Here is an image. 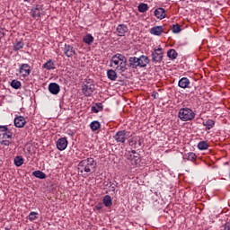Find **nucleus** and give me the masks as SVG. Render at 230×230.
I'll list each match as a JSON object with an SVG mask.
<instances>
[{
  "mask_svg": "<svg viewBox=\"0 0 230 230\" xmlns=\"http://www.w3.org/2000/svg\"><path fill=\"white\" fill-rule=\"evenodd\" d=\"M199 150H208L209 148V144H208V141H200L198 144Z\"/></svg>",
  "mask_w": 230,
  "mask_h": 230,
  "instance_id": "obj_25",
  "label": "nucleus"
},
{
  "mask_svg": "<svg viewBox=\"0 0 230 230\" xmlns=\"http://www.w3.org/2000/svg\"><path fill=\"white\" fill-rule=\"evenodd\" d=\"M107 77L109 80H111V82H116V79L118 78V74L115 70L110 69L107 71Z\"/></svg>",
  "mask_w": 230,
  "mask_h": 230,
  "instance_id": "obj_19",
  "label": "nucleus"
},
{
  "mask_svg": "<svg viewBox=\"0 0 230 230\" xmlns=\"http://www.w3.org/2000/svg\"><path fill=\"white\" fill-rule=\"evenodd\" d=\"M103 107L102 106V103L97 104V106L92 107V112H94L95 114H98L100 111H102Z\"/></svg>",
  "mask_w": 230,
  "mask_h": 230,
  "instance_id": "obj_32",
  "label": "nucleus"
},
{
  "mask_svg": "<svg viewBox=\"0 0 230 230\" xmlns=\"http://www.w3.org/2000/svg\"><path fill=\"white\" fill-rule=\"evenodd\" d=\"M83 42H84V44H87L88 46H91L93 42H94V37H93V34H86L83 38Z\"/></svg>",
  "mask_w": 230,
  "mask_h": 230,
  "instance_id": "obj_20",
  "label": "nucleus"
},
{
  "mask_svg": "<svg viewBox=\"0 0 230 230\" xmlns=\"http://www.w3.org/2000/svg\"><path fill=\"white\" fill-rule=\"evenodd\" d=\"M190 85H191V82L188 77H182L178 82V86L181 89H190L191 87Z\"/></svg>",
  "mask_w": 230,
  "mask_h": 230,
  "instance_id": "obj_12",
  "label": "nucleus"
},
{
  "mask_svg": "<svg viewBox=\"0 0 230 230\" xmlns=\"http://www.w3.org/2000/svg\"><path fill=\"white\" fill-rule=\"evenodd\" d=\"M128 159L132 161L133 164H137V163H139V155H129Z\"/></svg>",
  "mask_w": 230,
  "mask_h": 230,
  "instance_id": "obj_29",
  "label": "nucleus"
},
{
  "mask_svg": "<svg viewBox=\"0 0 230 230\" xmlns=\"http://www.w3.org/2000/svg\"><path fill=\"white\" fill-rule=\"evenodd\" d=\"M24 125H26V119H24V117L18 116V117L14 118V126L17 128H22V127H24Z\"/></svg>",
  "mask_w": 230,
  "mask_h": 230,
  "instance_id": "obj_14",
  "label": "nucleus"
},
{
  "mask_svg": "<svg viewBox=\"0 0 230 230\" xmlns=\"http://www.w3.org/2000/svg\"><path fill=\"white\" fill-rule=\"evenodd\" d=\"M31 12H32V17L34 19H37V17H40V9L36 7V8H33Z\"/></svg>",
  "mask_w": 230,
  "mask_h": 230,
  "instance_id": "obj_34",
  "label": "nucleus"
},
{
  "mask_svg": "<svg viewBox=\"0 0 230 230\" xmlns=\"http://www.w3.org/2000/svg\"><path fill=\"white\" fill-rule=\"evenodd\" d=\"M95 168L96 161L92 157L82 160L77 165L79 173H91Z\"/></svg>",
  "mask_w": 230,
  "mask_h": 230,
  "instance_id": "obj_3",
  "label": "nucleus"
},
{
  "mask_svg": "<svg viewBox=\"0 0 230 230\" xmlns=\"http://www.w3.org/2000/svg\"><path fill=\"white\" fill-rule=\"evenodd\" d=\"M155 15L157 19H164L166 17V10L164 8H157L155 10Z\"/></svg>",
  "mask_w": 230,
  "mask_h": 230,
  "instance_id": "obj_18",
  "label": "nucleus"
},
{
  "mask_svg": "<svg viewBox=\"0 0 230 230\" xmlns=\"http://www.w3.org/2000/svg\"><path fill=\"white\" fill-rule=\"evenodd\" d=\"M28 218H29L30 222H34V220H37L39 218V213L31 212L28 216Z\"/></svg>",
  "mask_w": 230,
  "mask_h": 230,
  "instance_id": "obj_30",
  "label": "nucleus"
},
{
  "mask_svg": "<svg viewBox=\"0 0 230 230\" xmlns=\"http://www.w3.org/2000/svg\"><path fill=\"white\" fill-rule=\"evenodd\" d=\"M63 51L67 58H71V57H75V55H76V49L73 45L65 44Z\"/></svg>",
  "mask_w": 230,
  "mask_h": 230,
  "instance_id": "obj_10",
  "label": "nucleus"
},
{
  "mask_svg": "<svg viewBox=\"0 0 230 230\" xmlns=\"http://www.w3.org/2000/svg\"><path fill=\"white\" fill-rule=\"evenodd\" d=\"M224 230H230V222H227V223L225 225Z\"/></svg>",
  "mask_w": 230,
  "mask_h": 230,
  "instance_id": "obj_39",
  "label": "nucleus"
},
{
  "mask_svg": "<svg viewBox=\"0 0 230 230\" xmlns=\"http://www.w3.org/2000/svg\"><path fill=\"white\" fill-rule=\"evenodd\" d=\"M96 90L94 86V81L93 79H86L82 85V93L84 95L89 97L93 95V93Z\"/></svg>",
  "mask_w": 230,
  "mask_h": 230,
  "instance_id": "obj_6",
  "label": "nucleus"
},
{
  "mask_svg": "<svg viewBox=\"0 0 230 230\" xmlns=\"http://www.w3.org/2000/svg\"><path fill=\"white\" fill-rule=\"evenodd\" d=\"M100 127H101L100 122L97 120H94L90 124V128L91 130H93V132H96V130H98Z\"/></svg>",
  "mask_w": 230,
  "mask_h": 230,
  "instance_id": "obj_26",
  "label": "nucleus"
},
{
  "mask_svg": "<svg viewBox=\"0 0 230 230\" xmlns=\"http://www.w3.org/2000/svg\"><path fill=\"white\" fill-rule=\"evenodd\" d=\"M22 48H24V42L22 40L15 41L13 46V51H20V49H22Z\"/></svg>",
  "mask_w": 230,
  "mask_h": 230,
  "instance_id": "obj_24",
  "label": "nucleus"
},
{
  "mask_svg": "<svg viewBox=\"0 0 230 230\" xmlns=\"http://www.w3.org/2000/svg\"><path fill=\"white\" fill-rule=\"evenodd\" d=\"M103 208V204L102 203H99L95 206V208L97 209V211H100V209H102Z\"/></svg>",
  "mask_w": 230,
  "mask_h": 230,
  "instance_id": "obj_38",
  "label": "nucleus"
},
{
  "mask_svg": "<svg viewBox=\"0 0 230 230\" xmlns=\"http://www.w3.org/2000/svg\"><path fill=\"white\" fill-rule=\"evenodd\" d=\"M14 164L15 166H22V164H24V158H22V156H16L14 158Z\"/></svg>",
  "mask_w": 230,
  "mask_h": 230,
  "instance_id": "obj_28",
  "label": "nucleus"
},
{
  "mask_svg": "<svg viewBox=\"0 0 230 230\" xmlns=\"http://www.w3.org/2000/svg\"><path fill=\"white\" fill-rule=\"evenodd\" d=\"M164 31L163 29V26H155L151 28L150 34L159 37V35H161V33H163Z\"/></svg>",
  "mask_w": 230,
  "mask_h": 230,
  "instance_id": "obj_17",
  "label": "nucleus"
},
{
  "mask_svg": "<svg viewBox=\"0 0 230 230\" xmlns=\"http://www.w3.org/2000/svg\"><path fill=\"white\" fill-rule=\"evenodd\" d=\"M110 67L119 73H125L127 71V58L119 53L113 55L110 61Z\"/></svg>",
  "mask_w": 230,
  "mask_h": 230,
  "instance_id": "obj_1",
  "label": "nucleus"
},
{
  "mask_svg": "<svg viewBox=\"0 0 230 230\" xmlns=\"http://www.w3.org/2000/svg\"><path fill=\"white\" fill-rule=\"evenodd\" d=\"M67 138L66 137H61L57 141V148L58 150H60L61 152L63 150H66V148H67Z\"/></svg>",
  "mask_w": 230,
  "mask_h": 230,
  "instance_id": "obj_13",
  "label": "nucleus"
},
{
  "mask_svg": "<svg viewBox=\"0 0 230 230\" xmlns=\"http://www.w3.org/2000/svg\"><path fill=\"white\" fill-rule=\"evenodd\" d=\"M167 57L171 60H175V58H177V57H179V53H177L176 49H171L167 51Z\"/></svg>",
  "mask_w": 230,
  "mask_h": 230,
  "instance_id": "obj_22",
  "label": "nucleus"
},
{
  "mask_svg": "<svg viewBox=\"0 0 230 230\" xmlns=\"http://www.w3.org/2000/svg\"><path fill=\"white\" fill-rule=\"evenodd\" d=\"M195 111L188 107L181 108L178 112V118L181 121H192L195 119Z\"/></svg>",
  "mask_w": 230,
  "mask_h": 230,
  "instance_id": "obj_5",
  "label": "nucleus"
},
{
  "mask_svg": "<svg viewBox=\"0 0 230 230\" xmlns=\"http://www.w3.org/2000/svg\"><path fill=\"white\" fill-rule=\"evenodd\" d=\"M32 175L37 179H46V173H44L42 171H34Z\"/></svg>",
  "mask_w": 230,
  "mask_h": 230,
  "instance_id": "obj_27",
  "label": "nucleus"
},
{
  "mask_svg": "<svg viewBox=\"0 0 230 230\" xmlns=\"http://www.w3.org/2000/svg\"><path fill=\"white\" fill-rule=\"evenodd\" d=\"M49 91L51 94H58L60 93V85L57 83H50L49 84Z\"/></svg>",
  "mask_w": 230,
  "mask_h": 230,
  "instance_id": "obj_15",
  "label": "nucleus"
},
{
  "mask_svg": "<svg viewBox=\"0 0 230 230\" xmlns=\"http://www.w3.org/2000/svg\"><path fill=\"white\" fill-rule=\"evenodd\" d=\"M117 186H118V185L115 184V183L111 184L110 187H109L110 191H116V187H117Z\"/></svg>",
  "mask_w": 230,
  "mask_h": 230,
  "instance_id": "obj_37",
  "label": "nucleus"
},
{
  "mask_svg": "<svg viewBox=\"0 0 230 230\" xmlns=\"http://www.w3.org/2000/svg\"><path fill=\"white\" fill-rule=\"evenodd\" d=\"M102 204H104L106 208H111V206H112V198L109 195L104 196L102 199Z\"/></svg>",
  "mask_w": 230,
  "mask_h": 230,
  "instance_id": "obj_23",
  "label": "nucleus"
},
{
  "mask_svg": "<svg viewBox=\"0 0 230 230\" xmlns=\"http://www.w3.org/2000/svg\"><path fill=\"white\" fill-rule=\"evenodd\" d=\"M118 37H125L128 33V27L125 24H119L116 28Z\"/></svg>",
  "mask_w": 230,
  "mask_h": 230,
  "instance_id": "obj_11",
  "label": "nucleus"
},
{
  "mask_svg": "<svg viewBox=\"0 0 230 230\" xmlns=\"http://www.w3.org/2000/svg\"><path fill=\"white\" fill-rule=\"evenodd\" d=\"M151 57L153 64H161V62H163V48L159 47L155 49L152 52Z\"/></svg>",
  "mask_w": 230,
  "mask_h": 230,
  "instance_id": "obj_7",
  "label": "nucleus"
},
{
  "mask_svg": "<svg viewBox=\"0 0 230 230\" xmlns=\"http://www.w3.org/2000/svg\"><path fill=\"white\" fill-rule=\"evenodd\" d=\"M4 230H10V227H5Z\"/></svg>",
  "mask_w": 230,
  "mask_h": 230,
  "instance_id": "obj_42",
  "label": "nucleus"
},
{
  "mask_svg": "<svg viewBox=\"0 0 230 230\" xmlns=\"http://www.w3.org/2000/svg\"><path fill=\"white\" fill-rule=\"evenodd\" d=\"M187 159L188 161H195V159H197V155L193 152H190L188 153Z\"/></svg>",
  "mask_w": 230,
  "mask_h": 230,
  "instance_id": "obj_36",
  "label": "nucleus"
},
{
  "mask_svg": "<svg viewBox=\"0 0 230 230\" xmlns=\"http://www.w3.org/2000/svg\"><path fill=\"white\" fill-rule=\"evenodd\" d=\"M42 69H47V71H53V69H55V60L49 59L45 64L42 65Z\"/></svg>",
  "mask_w": 230,
  "mask_h": 230,
  "instance_id": "obj_16",
  "label": "nucleus"
},
{
  "mask_svg": "<svg viewBox=\"0 0 230 230\" xmlns=\"http://www.w3.org/2000/svg\"><path fill=\"white\" fill-rule=\"evenodd\" d=\"M128 67L131 69H143L150 64V58L146 55H141L139 58L137 57H131L128 59Z\"/></svg>",
  "mask_w": 230,
  "mask_h": 230,
  "instance_id": "obj_2",
  "label": "nucleus"
},
{
  "mask_svg": "<svg viewBox=\"0 0 230 230\" xmlns=\"http://www.w3.org/2000/svg\"><path fill=\"white\" fill-rule=\"evenodd\" d=\"M19 74L22 78H26L31 75V66L27 63H22L19 66Z\"/></svg>",
  "mask_w": 230,
  "mask_h": 230,
  "instance_id": "obj_8",
  "label": "nucleus"
},
{
  "mask_svg": "<svg viewBox=\"0 0 230 230\" xmlns=\"http://www.w3.org/2000/svg\"><path fill=\"white\" fill-rule=\"evenodd\" d=\"M13 137V133L12 129L8 128V126H0V145L10 146Z\"/></svg>",
  "mask_w": 230,
  "mask_h": 230,
  "instance_id": "obj_4",
  "label": "nucleus"
},
{
  "mask_svg": "<svg viewBox=\"0 0 230 230\" xmlns=\"http://www.w3.org/2000/svg\"><path fill=\"white\" fill-rule=\"evenodd\" d=\"M131 154L136 155V154H137V153L136 152V150H132V151H131Z\"/></svg>",
  "mask_w": 230,
  "mask_h": 230,
  "instance_id": "obj_41",
  "label": "nucleus"
},
{
  "mask_svg": "<svg viewBox=\"0 0 230 230\" xmlns=\"http://www.w3.org/2000/svg\"><path fill=\"white\" fill-rule=\"evenodd\" d=\"M114 139L117 143H125L128 139V132L125 130L118 131L114 136Z\"/></svg>",
  "mask_w": 230,
  "mask_h": 230,
  "instance_id": "obj_9",
  "label": "nucleus"
},
{
  "mask_svg": "<svg viewBox=\"0 0 230 230\" xmlns=\"http://www.w3.org/2000/svg\"><path fill=\"white\" fill-rule=\"evenodd\" d=\"M181 25L180 24H174L172 27V33H181Z\"/></svg>",
  "mask_w": 230,
  "mask_h": 230,
  "instance_id": "obj_35",
  "label": "nucleus"
},
{
  "mask_svg": "<svg viewBox=\"0 0 230 230\" xmlns=\"http://www.w3.org/2000/svg\"><path fill=\"white\" fill-rule=\"evenodd\" d=\"M11 87H13V89H21V82L18 80H13L11 82Z\"/></svg>",
  "mask_w": 230,
  "mask_h": 230,
  "instance_id": "obj_33",
  "label": "nucleus"
},
{
  "mask_svg": "<svg viewBox=\"0 0 230 230\" xmlns=\"http://www.w3.org/2000/svg\"><path fill=\"white\" fill-rule=\"evenodd\" d=\"M203 127H206V130H211L215 127V120L208 119L202 122Z\"/></svg>",
  "mask_w": 230,
  "mask_h": 230,
  "instance_id": "obj_21",
  "label": "nucleus"
},
{
  "mask_svg": "<svg viewBox=\"0 0 230 230\" xmlns=\"http://www.w3.org/2000/svg\"><path fill=\"white\" fill-rule=\"evenodd\" d=\"M152 96L155 99H157V96H159V93L157 92H155Z\"/></svg>",
  "mask_w": 230,
  "mask_h": 230,
  "instance_id": "obj_40",
  "label": "nucleus"
},
{
  "mask_svg": "<svg viewBox=\"0 0 230 230\" xmlns=\"http://www.w3.org/2000/svg\"><path fill=\"white\" fill-rule=\"evenodd\" d=\"M148 10V4H139L138 5V12L141 13H145Z\"/></svg>",
  "mask_w": 230,
  "mask_h": 230,
  "instance_id": "obj_31",
  "label": "nucleus"
}]
</instances>
